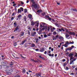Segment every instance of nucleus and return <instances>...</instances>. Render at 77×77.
<instances>
[{
    "mask_svg": "<svg viewBox=\"0 0 77 77\" xmlns=\"http://www.w3.org/2000/svg\"><path fill=\"white\" fill-rule=\"evenodd\" d=\"M30 1L32 3L31 7H32L33 11H35V10L38 8V5L35 4V2H34V0H30Z\"/></svg>",
    "mask_w": 77,
    "mask_h": 77,
    "instance_id": "nucleus-1",
    "label": "nucleus"
},
{
    "mask_svg": "<svg viewBox=\"0 0 77 77\" xmlns=\"http://www.w3.org/2000/svg\"><path fill=\"white\" fill-rule=\"evenodd\" d=\"M44 25H45V23H42L40 24V28L41 30H45V29L44 27Z\"/></svg>",
    "mask_w": 77,
    "mask_h": 77,
    "instance_id": "nucleus-2",
    "label": "nucleus"
},
{
    "mask_svg": "<svg viewBox=\"0 0 77 77\" xmlns=\"http://www.w3.org/2000/svg\"><path fill=\"white\" fill-rule=\"evenodd\" d=\"M52 27V26H51L48 27L47 26H44V28L45 29V30L46 31L47 30L48 31H49V30H50V28H51Z\"/></svg>",
    "mask_w": 77,
    "mask_h": 77,
    "instance_id": "nucleus-3",
    "label": "nucleus"
},
{
    "mask_svg": "<svg viewBox=\"0 0 77 77\" xmlns=\"http://www.w3.org/2000/svg\"><path fill=\"white\" fill-rule=\"evenodd\" d=\"M20 32V26H17L15 29V30L14 31V32Z\"/></svg>",
    "mask_w": 77,
    "mask_h": 77,
    "instance_id": "nucleus-4",
    "label": "nucleus"
},
{
    "mask_svg": "<svg viewBox=\"0 0 77 77\" xmlns=\"http://www.w3.org/2000/svg\"><path fill=\"white\" fill-rule=\"evenodd\" d=\"M69 56L70 58V60H72L74 58V57H73L74 56V54H73L70 53L69 55Z\"/></svg>",
    "mask_w": 77,
    "mask_h": 77,
    "instance_id": "nucleus-5",
    "label": "nucleus"
},
{
    "mask_svg": "<svg viewBox=\"0 0 77 77\" xmlns=\"http://www.w3.org/2000/svg\"><path fill=\"white\" fill-rule=\"evenodd\" d=\"M70 44H71V43H69V42L66 41L65 43V44L63 45V46H64L65 47H67L68 45Z\"/></svg>",
    "mask_w": 77,
    "mask_h": 77,
    "instance_id": "nucleus-6",
    "label": "nucleus"
},
{
    "mask_svg": "<svg viewBox=\"0 0 77 77\" xmlns=\"http://www.w3.org/2000/svg\"><path fill=\"white\" fill-rule=\"evenodd\" d=\"M24 11V9H23V8L22 7H21L20 9H19L18 10V12L19 13V12H21L22 11Z\"/></svg>",
    "mask_w": 77,
    "mask_h": 77,
    "instance_id": "nucleus-7",
    "label": "nucleus"
},
{
    "mask_svg": "<svg viewBox=\"0 0 77 77\" xmlns=\"http://www.w3.org/2000/svg\"><path fill=\"white\" fill-rule=\"evenodd\" d=\"M72 60L70 61V64H72V63H73V62L76 60V59L75 58H73V59H72Z\"/></svg>",
    "mask_w": 77,
    "mask_h": 77,
    "instance_id": "nucleus-8",
    "label": "nucleus"
},
{
    "mask_svg": "<svg viewBox=\"0 0 77 77\" xmlns=\"http://www.w3.org/2000/svg\"><path fill=\"white\" fill-rule=\"evenodd\" d=\"M41 72H38L35 74V76H41Z\"/></svg>",
    "mask_w": 77,
    "mask_h": 77,
    "instance_id": "nucleus-9",
    "label": "nucleus"
},
{
    "mask_svg": "<svg viewBox=\"0 0 77 77\" xmlns=\"http://www.w3.org/2000/svg\"><path fill=\"white\" fill-rule=\"evenodd\" d=\"M22 20L23 21H26L27 20L26 17L24 16L22 19Z\"/></svg>",
    "mask_w": 77,
    "mask_h": 77,
    "instance_id": "nucleus-10",
    "label": "nucleus"
},
{
    "mask_svg": "<svg viewBox=\"0 0 77 77\" xmlns=\"http://www.w3.org/2000/svg\"><path fill=\"white\" fill-rule=\"evenodd\" d=\"M35 23H36L35 22L33 21H32L31 23V26H34L35 24Z\"/></svg>",
    "mask_w": 77,
    "mask_h": 77,
    "instance_id": "nucleus-11",
    "label": "nucleus"
},
{
    "mask_svg": "<svg viewBox=\"0 0 77 77\" xmlns=\"http://www.w3.org/2000/svg\"><path fill=\"white\" fill-rule=\"evenodd\" d=\"M28 17L29 18V19H32H32H33L32 18V15L30 14H29L28 15Z\"/></svg>",
    "mask_w": 77,
    "mask_h": 77,
    "instance_id": "nucleus-12",
    "label": "nucleus"
},
{
    "mask_svg": "<svg viewBox=\"0 0 77 77\" xmlns=\"http://www.w3.org/2000/svg\"><path fill=\"white\" fill-rule=\"evenodd\" d=\"M69 33L70 35H74V36L75 35V34L74 32H70Z\"/></svg>",
    "mask_w": 77,
    "mask_h": 77,
    "instance_id": "nucleus-13",
    "label": "nucleus"
},
{
    "mask_svg": "<svg viewBox=\"0 0 77 77\" xmlns=\"http://www.w3.org/2000/svg\"><path fill=\"white\" fill-rule=\"evenodd\" d=\"M36 34V32H32V35L33 36H34Z\"/></svg>",
    "mask_w": 77,
    "mask_h": 77,
    "instance_id": "nucleus-14",
    "label": "nucleus"
},
{
    "mask_svg": "<svg viewBox=\"0 0 77 77\" xmlns=\"http://www.w3.org/2000/svg\"><path fill=\"white\" fill-rule=\"evenodd\" d=\"M18 18L19 20H21V17H22V16L21 14H19L18 16Z\"/></svg>",
    "mask_w": 77,
    "mask_h": 77,
    "instance_id": "nucleus-15",
    "label": "nucleus"
},
{
    "mask_svg": "<svg viewBox=\"0 0 77 77\" xmlns=\"http://www.w3.org/2000/svg\"><path fill=\"white\" fill-rule=\"evenodd\" d=\"M45 17L46 18H48V19L49 20H51V18L50 17H49V16L46 15L45 16Z\"/></svg>",
    "mask_w": 77,
    "mask_h": 77,
    "instance_id": "nucleus-16",
    "label": "nucleus"
},
{
    "mask_svg": "<svg viewBox=\"0 0 77 77\" xmlns=\"http://www.w3.org/2000/svg\"><path fill=\"white\" fill-rule=\"evenodd\" d=\"M27 29L28 30L31 31V27L29 26H28L27 27Z\"/></svg>",
    "mask_w": 77,
    "mask_h": 77,
    "instance_id": "nucleus-17",
    "label": "nucleus"
},
{
    "mask_svg": "<svg viewBox=\"0 0 77 77\" xmlns=\"http://www.w3.org/2000/svg\"><path fill=\"white\" fill-rule=\"evenodd\" d=\"M1 64L2 65V66H6V63L3 62H2Z\"/></svg>",
    "mask_w": 77,
    "mask_h": 77,
    "instance_id": "nucleus-18",
    "label": "nucleus"
},
{
    "mask_svg": "<svg viewBox=\"0 0 77 77\" xmlns=\"http://www.w3.org/2000/svg\"><path fill=\"white\" fill-rule=\"evenodd\" d=\"M26 72V70H25V69H23V70H22V73H25V72Z\"/></svg>",
    "mask_w": 77,
    "mask_h": 77,
    "instance_id": "nucleus-19",
    "label": "nucleus"
},
{
    "mask_svg": "<svg viewBox=\"0 0 77 77\" xmlns=\"http://www.w3.org/2000/svg\"><path fill=\"white\" fill-rule=\"evenodd\" d=\"M14 27H16L17 26V23L16 22H14Z\"/></svg>",
    "mask_w": 77,
    "mask_h": 77,
    "instance_id": "nucleus-20",
    "label": "nucleus"
},
{
    "mask_svg": "<svg viewBox=\"0 0 77 77\" xmlns=\"http://www.w3.org/2000/svg\"><path fill=\"white\" fill-rule=\"evenodd\" d=\"M45 51L44 49V48H43L40 51V52H43V51Z\"/></svg>",
    "mask_w": 77,
    "mask_h": 77,
    "instance_id": "nucleus-21",
    "label": "nucleus"
},
{
    "mask_svg": "<svg viewBox=\"0 0 77 77\" xmlns=\"http://www.w3.org/2000/svg\"><path fill=\"white\" fill-rule=\"evenodd\" d=\"M39 57L40 58H41V59H43V60H44V59H45V58H44V57H42L41 55H40L39 56Z\"/></svg>",
    "mask_w": 77,
    "mask_h": 77,
    "instance_id": "nucleus-22",
    "label": "nucleus"
},
{
    "mask_svg": "<svg viewBox=\"0 0 77 77\" xmlns=\"http://www.w3.org/2000/svg\"><path fill=\"white\" fill-rule=\"evenodd\" d=\"M67 65V64H66V63H65L63 64V66L64 67H65V66H66Z\"/></svg>",
    "mask_w": 77,
    "mask_h": 77,
    "instance_id": "nucleus-23",
    "label": "nucleus"
},
{
    "mask_svg": "<svg viewBox=\"0 0 77 77\" xmlns=\"http://www.w3.org/2000/svg\"><path fill=\"white\" fill-rule=\"evenodd\" d=\"M76 57H77V53L75 54V55L73 57V58L74 59H75L76 60V59H77V58Z\"/></svg>",
    "mask_w": 77,
    "mask_h": 77,
    "instance_id": "nucleus-24",
    "label": "nucleus"
},
{
    "mask_svg": "<svg viewBox=\"0 0 77 77\" xmlns=\"http://www.w3.org/2000/svg\"><path fill=\"white\" fill-rule=\"evenodd\" d=\"M35 45L34 44L32 43L31 44V47H35Z\"/></svg>",
    "mask_w": 77,
    "mask_h": 77,
    "instance_id": "nucleus-25",
    "label": "nucleus"
},
{
    "mask_svg": "<svg viewBox=\"0 0 77 77\" xmlns=\"http://www.w3.org/2000/svg\"><path fill=\"white\" fill-rule=\"evenodd\" d=\"M35 42H36V43H38V41H39V39L37 38H36L35 39Z\"/></svg>",
    "mask_w": 77,
    "mask_h": 77,
    "instance_id": "nucleus-26",
    "label": "nucleus"
},
{
    "mask_svg": "<svg viewBox=\"0 0 77 77\" xmlns=\"http://www.w3.org/2000/svg\"><path fill=\"white\" fill-rule=\"evenodd\" d=\"M42 12V10H38V11H37V12H38V13H41Z\"/></svg>",
    "mask_w": 77,
    "mask_h": 77,
    "instance_id": "nucleus-27",
    "label": "nucleus"
},
{
    "mask_svg": "<svg viewBox=\"0 0 77 77\" xmlns=\"http://www.w3.org/2000/svg\"><path fill=\"white\" fill-rule=\"evenodd\" d=\"M21 35L23 36L24 35V33L23 32H22L20 33Z\"/></svg>",
    "mask_w": 77,
    "mask_h": 77,
    "instance_id": "nucleus-28",
    "label": "nucleus"
},
{
    "mask_svg": "<svg viewBox=\"0 0 77 77\" xmlns=\"http://www.w3.org/2000/svg\"><path fill=\"white\" fill-rule=\"evenodd\" d=\"M26 40H25V41H23V42H22V43H21V44H24L25 42H26Z\"/></svg>",
    "mask_w": 77,
    "mask_h": 77,
    "instance_id": "nucleus-29",
    "label": "nucleus"
},
{
    "mask_svg": "<svg viewBox=\"0 0 77 77\" xmlns=\"http://www.w3.org/2000/svg\"><path fill=\"white\" fill-rule=\"evenodd\" d=\"M27 34H28V35H30V31H28L26 32Z\"/></svg>",
    "mask_w": 77,
    "mask_h": 77,
    "instance_id": "nucleus-30",
    "label": "nucleus"
},
{
    "mask_svg": "<svg viewBox=\"0 0 77 77\" xmlns=\"http://www.w3.org/2000/svg\"><path fill=\"white\" fill-rule=\"evenodd\" d=\"M66 38H67L69 37V35L66 34Z\"/></svg>",
    "mask_w": 77,
    "mask_h": 77,
    "instance_id": "nucleus-31",
    "label": "nucleus"
},
{
    "mask_svg": "<svg viewBox=\"0 0 77 77\" xmlns=\"http://www.w3.org/2000/svg\"><path fill=\"white\" fill-rule=\"evenodd\" d=\"M55 25L56 26H57V27H60L59 25L58 24L56 23L55 24Z\"/></svg>",
    "mask_w": 77,
    "mask_h": 77,
    "instance_id": "nucleus-32",
    "label": "nucleus"
},
{
    "mask_svg": "<svg viewBox=\"0 0 77 77\" xmlns=\"http://www.w3.org/2000/svg\"><path fill=\"white\" fill-rule=\"evenodd\" d=\"M59 38L60 39H63V38L62 37L60 36L59 37Z\"/></svg>",
    "mask_w": 77,
    "mask_h": 77,
    "instance_id": "nucleus-33",
    "label": "nucleus"
},
{
    "mask_svg": "<svg viewBox=\"0 0 77 77\" xmlns=\"http://www.w3.org/2000/svg\"><path fill=\"white\" fill-rule=\"evenodd\" d=\"M42 16H44V15H45V12L43 13H42Z\"/></svg>",
    "mask_w": 77,
    "mask_h": 77,
    "instance_id": "nucleus-34",
    "label": "nucleus"
},
{
    "mask_svg": "<svg viewBox=\"0 0 77 77\" xmlns=\"http://www.w3.org/2000/svg\"><path fill=\"white\" fill-rule=\"evenodd\" d=\"M71 11H76V9H71Z\"/></svg>",
    "mask_w": 77,
    "mask_h": 77,
    "instance_id": "nucleus-35",
    "label": "nucleus"
},
{
    "mask_svg": "<svg viewBox=\"0 0 77 77\" xmlns=\"http://www.w3.org/2000/svg\"><path fill=\"white\" fill-rule=\"evenodd\" d=\"M44 38H47V35L46 34H44Z\"/></svg>",
    "mask_w": 77,
    "mask_h": 77,
    "instance_id": "nucleus-36",
    "label": "nucleus"
},
{
    "mask_svg": "<svg viewBox=\"0 0 77 77\" xmlns=\"http://www.w3.org/2000/svg\"><path fill=\"white\" fill-rule=\"evenodd\" d=\"M27 12V9H25L24 12L25 13H26V12Z\"/></svg>",
    "mask_w": 77,
    "mask_h": 77,
    "instance_id": "nucleus-37",
    "label": "nucleus"
},
{
    "mask_svg": "<svg viewBox=\"0 0 77 77\" xmlns=\"http://www.w3.org/2000/svg\"><path fill=\"white\" fill-rule=\"evenodd\" d=\"M72 49V48H68V50H71Z\"/></svg>",
    "mask_w": 77,
    "mask_h": 77,
    "instance_id": "nucleus-38",
    "label": "nucleus"
},
{
    "mask_svg": "<svg viewBox=\"0 0 77 77\" xmlns=\"http://www.w3.org/2000/svg\"><path fill=\"white\" fill-rule=\"evenodd\" d=\"M53 35H56V32H54L53 33Z\"/></svg>",
    "mask_w": 77,
    "mask_h": 77,
    "instance_id": "nucleus-39",
    "label": "nucleus"
},
{
    "mask_svg": "<svg viewBox=\"0 0 77 77\" xmlns=\"http://www.w3.org/2000/svg\"><path fill=\"white\" fill-rule=\"evenodd\" d=\"M47 52H48V54H50V53H51V51H47Z\"/></svg>",
    "mask_w": 77,
    "mask_h": 77,
    "instance_id": "nucleus-40",
    "label": "nucleus"
},
{
    "mask_svg": "<svg viewBox=\"0 0 77 77\" xmlns=\"http://www.w3.org/2000/svg\"><path fill=\"white\" fill-rule=\"evenodd\" d=\"M11 63L10 64V65H11L12 66L13 65H14V63H13V62H11Z\"/></svg>",
    "mask_w": 77,
    "mask_h": 77,
    "instance_id": "nucleus-41",
    "label": "nucleus"
},
{
    "mask_svg": "<svg viewBox=\"0 0 77 77\" xmlns=\"http://www.w3.org/2000/svg\"><path fill=\"white\" fill-rule=\"evenodd\" d=\"M56 38L54 37L53 38V40H56Z\"/></svg>",
    "mask_w": 77,
    "mask_h": 77,
    "instance_id": "nucleus-42",
    "label": "nucleus"
},
{
    "mask_svg": "<svg viewBox=\"0 0 77 77\" xmlns=\"http://www.w3.org/2000/svg\"><path fill=\"white\" fill-rule=\"evenodd\" d=\"M5 68L6 69H7V68H9V66H5Z\"/></svg>",
    "mask_w": 77,
    "mask_h": 77,
    "instance_id": "nucleus-43",
    "label": "nucleus"
},
{
    "mask_svg": "<svg viewBox=\"0 0 77 77\" xmlns=\"http://www.w3.org/2000/svg\"><path fill=\"white\" fill-rule=\"evenodd\" d=\"M21 4L22 5H24V3L23 2H21Z\"/></svg>",
    "mask_w": 77,
    "mask_h": 77,
    "instance_id": "nucleus-44",
    "label": "nucleus"
},
{
    "mask_svg": "<svg viewBox=\"0 0 77 77\" xmlns=\"http://www.w3.org/2000/svg\"><path fill=\"white\" fill-rule=\"evenodd\" d=\"M20 56H21L22 58H23V59H24V58H26V57H23L21 54H20Z\"/></svg>",
    "mask_w": 77,
    "mask_h": 77,
    "instance_id": "nucleus-45",
    "label": "nucleus"
},
{
    "mask_svg": "<svg viewBox=\"0 0 77 77\" xmlns=\"http://www.w3.org/2000/svg\"><path fill=\"white\" fill-rule=\"evenodd\" d=\"M35 23H36L37 25H39V22L38 21L36 22Z\"/></svg>",
    "mask_w": 77,
    "mask_h": 77,
    "instance_id": "nucleus-46",
    "label": "nucleus"
},
{
    "mask_svg": "<svg viewBox=\"0 0 77 77\" xmlns=\"http://www.w3.org/2000/svg\"><path fill=\"white\" fill-rule=\"evenodd\" d=\"M39 26V25H35V27H38Z\"/></svg>",
    "mask_w": 77,
    "mask_h": 77,
    "instance_id": "nucleus-47",
    "label": "nucleus"
},
{
    "mask_svg": "<svg viewBox=\"0 0 77 77\" xmlns=\"http://www.w3.org/2000/svg\"><path fill=\"white\" fill-rule=\"evenodd\" d=\"M14 17H12L11 18V20H14Z\"/></svg>",
    "mask_w": 77,
    "mask_h": 77,
    "instance_id": "nucleus-48",
    "label": "nucleus"
},
{
    "mask_svg": "<svg viewBox=\"0 0 77 77\" xmlns=\"http://www.w3.org/2000/svg\"><path fill=\"white\" fill-rule=\"evenodd\" d=\"M72 67L73 68H74L75 67V66L73 65L72 66Z\"/></svg>",
    "mask_w": 77,
    "mask_h": 77,
    "instance_id": "nucleus-49",
    "label": "nucleus"
},
{
    "mask_svg": "<svg viewBox=\"0 0 77 77\" xmlns=\"http://www.w3.org/2000/svg\"><path fill=\"white\" fill-rule=\"evenodd\" d=\"M31 60H32V61H33L34 62H35V60H34L33 59H31Z\"/></svg>",
    "mask_w": 77,
    "mask_h": 77,
    "instance_id": "nucleus-50",
    "label": "nucleus"
},
{
    "mask_svg": "<svg viewBox=\"0 0 77 77\" xmlns=\"http://www.w3.org/2000/svg\"><path fill=\"white\" fill-rule=\"evenodd\" d=\"M66 70H68V67H66Z\"/></svg>",
    "mask_w": 77,
    "mask_h": 77,
    "instance_id": "nucleus-51",
    "label": "nucleus"
},
{
    "mask_svg": "<svg viewBox=\"0 0 77 77\" xmlns=\"http://www.w3.org/2000/svg\"><path fill=\"white\" fill-rule=\"evenodd\" d=\"M58 36H59V35H57L55 36V38H58Z\"/></svg>",
    "mask_w": 77,
    "mask_h": 77,
    "instance_id": "nucleus-52",
    "label": "nucleus"
},
{
    "mask_svg": "<svg viewBox=\"0 0 77 77\" xmlns=\"http://www.w3.org/2000/svg\"><path fill=\"white\" fill-rule=\"evenodd\" d=\"M53 50H54V48H52V49H51V51H53Z\"/></svg>",
    "mask_w": 77,
    "mask_h": 77,
    "instance_id": "nucleus-53",
    "label": "nucleus"
},
{
    "mask_svg": "<svg viewBox=\"0 0 77 77\" xmlns=\"http://www.w3.org/2000/svg\"><path fill=\"white\" fill-rule=\"evenodd\" d=\"M66 60H65V59H64L63 60V62H65Z\"/></svg>",
    "mask_w": 77,
    "mask_h": 77,
    "instance_id": "nucleus-54",
    "label": "nucleus"
},
{
    "mask_svg": "<svg viewBox=\"0 0 77 77\" xmlns=\"http://www.w3.org/2000/svg\"><path fill=\"white\" fill-rule=\"evenodd\" d=\"M39 50V49L37 48L35 49V51H38Z\"/></svg>",
    "mask_w": 77,
    "mask_h": 77,
    "instance_id": "nucleus-55",
    "label": "nucleus"
},
{
    "mask_svg": "<svg viewBox=\"0 0 77 77\" xmlns=\"http://www.w3.org/2000/svg\"><path fill=\"white\" fill-rule=\"evenodd\" d=\"M51 31H52V32H54V30H53V29H51Z\"/></svg>",
    "mask_w": 77,
    "mask_h": 77,
    "instance_id": "nucleus-56",
    "label": "nucleus"
},
{
    "mask_svg": "<svg viewBox=\"0 0 77 77\" xmlns=\"http://www.w3.org/2000/svg\"><path fill=\"white\" fill-rule=\"evenodd\" d=\"M2 68V66L0 65V69H1Z\"/></svg>",
    "mask_w": 77,
    "mask_h": 77,
    "instance_id": "nucleus-57",
    "label": "nucleus"
},
{
    "mask_svg": "<svg viewBox=\"0 0 77 77\" xmlns=\"http://www.w3.org/2000/svg\"><path fill=\"white\" fill-rule=\"evenodd\" d=\"M58 30H59V31H60V32H61V31H62V29H58Z\"/></svg>",
    "mask_w": 77,
    "mask_h": 77,
    "instance_id": "nucleus-58",
    "label": "nucleus"
},
{
    "mask_svg": "<svg viewBox=\"0 0 77 77\" xmlns=\"http://www.w3.org/2000/svg\"><path fill=\"white\" fill-rule=\"evenodd\" d=\"M61 30H62L63 32H65V30L63 29H61Z\"/></svg>",
    "mask_w": 77,
    "mask_h": 77,
    "instance_id": "nucleus-59",
    "label": "nucleus"
},
{
    "mask_svg": "<svg viewBox=\"0 0 77 77\" xmlns=\"http://www.w3.org/2000/svg\"><path fill=\"white\" fill-rule=\"evenodd\" d=\"M74 73H71V75H74Z\"/></svg>",
    "mask_w": 77,
    "mask_h": 77,
    "instance_id": "nucleus-60",
    "label": "nucleus"
},
{
    "mask_svg": "<svg viewBox=\"0 0 77 77\" xmlns=\"http://www.w3.org/2000/svg\"><path fill=\"white\" fill-rule=\"evenodd\" d=\"M54 54H52L51 55V57H53V56H54Z\"/></svg>",
    "mask_w": 77,
    "mask_h": 77,
    "instance_id": "nucleus-61",
    "label": "nucleus"
},
{
    "mask_svg": "<svg viewBox=\"0 0 77 77\" xmlns=\"http://www.w3.org/2000/svg\"><path fill=\"white\" fill-rule=\"evenodd\" d=\"M44 54H47V51H45V52Z\"/></svg>",
    "mask_w": 77,
    "mask_h": 77,
    "instance_id": "nucleus-62",
    "label": "nucleus"
},
{
    "mask_svg": "<svg viewBox=\"0 0 77 77\" xmlns=\"http://www.w3.org/2000/svg\"><path fill=\"white\" fill-rule=\"evenodd\" d=\"M35 63H38V61H35Z\"/></svg>",
    "mask_w": 77,
    "mask_h": 77,
    "instance_id": "nucleus-63",
    "label": "nucleus"
},
{
    "mask_svg": "<svg viewBox=\"0 0 77 77\" xmlns=\"http://www.w3.org/2000/svg\"><path fill=\"white\" fill-rule=\"evenodd\" d=\"M49 50H51V47H50L49 48Z\"/></svg>",
    "mask_w": 77,
    "mask_h": 77,
    "instance_id": "nucleus-64",
    "label": "nucleus"
}]
</instances>
